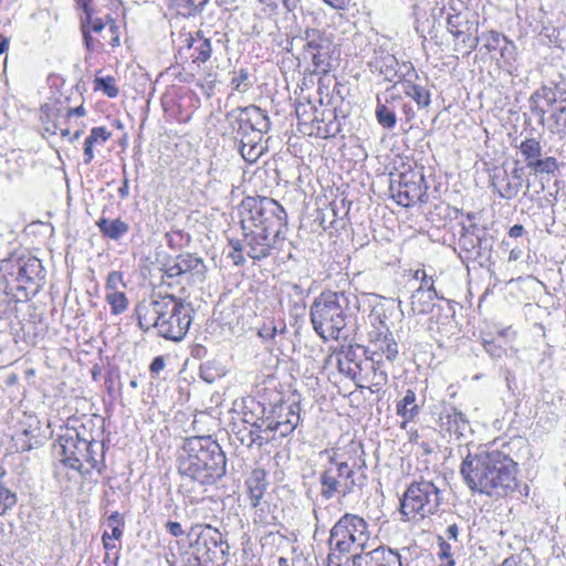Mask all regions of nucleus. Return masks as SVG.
Here are the masks:
<instances>
[{"mask_svg":"<svg viewBox=\"0 0 566 566\" xmlns=\"http://www.w3.org/2000/svg\"><path fill=\"white\" fill-rule=\"evenodd\" d=\"M165 368V359L161 356L155 357L149 366L151 374H159Z\"/></svg>","mask_w":566,"mask_h":566,"instance_id":"53","label":"nucleus"},{"mask_svg":"<svg viewBox=\"0 0 566 566\" xmlns=\"http://www.w3.org/2000/svg\"><path fill=\"white\" fill-rule=\"evenodd\" d=\"M15 502V494L0 483V515H3Z\"/></svg>","mask_w":566,"mask_h":566,"instance_id":"40","label":"nucleus"},{"mask_svg":"<svg viewBox=\"0 0 566 566\" xmlns=\"http://www.w3.org/2000/svg\"><path fill=\"white\" fill-rule=\"evenodd\" d=\"M247 489L249 492L250 504L256 507L268 488L266 474L263 470H254L247 479Z\"/></svg>","mask_w":566,"mask_h":566,"instance_id":"20","label":"nucleus"},{"mask_svg":"<svg viewBox=\"0 0 566 566\" xmlns=\"http://www.w3.org/2000/svg\"><path fill=\"white\" fill-rule=\"evenodd\" d=\"M300 422V416H292V421L284 423L283 421L270 420L264 431L279 432L281 437L291 434Z\"/></svg>","mask_w":566,"mask_h":566,"instance_id":"30","label":"nucleus"},{"mask_svg":"<svg viewBox=\"0 0 566 566\" xmlns=\"http://www.w3.org/2000/svg\"><path fill=\"white\" fill-rule=\"evenodd\" d=\"M553 118L555 120L556 130H563L566 128V116L563 113L556 109L553 114Z\"/></svg>","mask_w":566,"mask_h":566,"instance_id":"54","label":"nucleus"},{"mask_svg":"<svg viewBox=\"0 0 566 566\" xmlns=\"http://www.w3.org/2000/svg\"><path fill=\"white\" fill-rule=\"evenodd\" d=\"M61 461L69 468L82 472L83 457L90 448V441L80 437L75 430H67L59 438Z\"/></svg>","mask_w":566,"mask_h":566,"instance_id":"12","label":"nucleus"},{"mask_svg":"<svg viewBox=\"0 0 566 566\" xmlns=\"http://www.w3.org/2000/svg\"><path fill=\"white\" fill-rule=\"evenodd\" d=\"M176 6L184 10V14L193 15L201 11L208 0H174Z\"/></svg>","mask_w":566,"mask_h":566,"instance_id":"37","label":"nucleus"},{"mask_svg":"<svg viewBox=\"0 0 566 566\" xmlns=\"http://www.w3.org/2000/svg\"><path fill=\"white\" fill-rule=\"evenodd\" d=\"M85 114H86V111H85V108H84L82 105H81V106H78V107H75V108H70V109L67 111V116H69V117H70V116H73V115L78 116V117H82V116H84Z\"/></svg>","mask_w":566,"mask_h":566,"instance_id":"61","label":"nucleus"},{"mask_svg":"<svg viewBox=\"0 0 566 566\" xmlns=\"http://www.w3.org/2000/svg\"><path fill=\"white\" fill-rule=\"evenodd\" d=\"M523 233L524 227L522 224H514L509 231V235L511 238H520L523 235Z\"/></svg>","mask_w":566,"mask_h":566,"instance_id":"58","label":"nucleus"},{"mask_svg":"<svg viewBox=\"0 0 566 566\" xmlns=\"http://www.w3.org/2000/svg\"><path fill=\"white\" fill-rule=\"evenodd\" d=\"M523 255V251L522 249L520 248H513L511 251H510V254H509V261L510 262H514V261H517L522 258Z\"/></svg>","mask_w":566,"mask_h":566,"instance_id":"59","label":"nucleus"},{"mask_svg":"<svg viewBox=\"0 0 566 566\" xmlns=\"http://www.w3.org/2000/svg\"><path fill=\"white\" fill-rule=\"evenodd\" d=\"M111 137V133L104 126L94 127L84 143V161L90 164L94 158L93 147L95 144H104Z\"/></svg>","mask_w":566,"mask_h":566,"instance_id":"26","label":"nucleus"},{"mask_svg":"<svg viewBox=\"0 0 566 566\" xmlns=\"http://www.w3.org/2000/svg\"><path fill=\"white\" fill-rule=\"evenodd\" d=\"M439 541L440 542H439L438 557H439V559L444 562L440 566H455V563L452 558L450 544L447 543L446 541H443L441 537H439Z\"/></svg>","mask_w":566,"mask_h":566,"instance_id":"42","label":"nucleus"},{"mask_svg":"<svg viewBox=\"0 0 566 566\" xmlns=\"http://www.w3.org/2000/svg\"><path fill=\"white\" fill-rule=\"evenodd\" d=\"M557 102L560 103V105H566V91L558 88Z\"/></svg>","mask_w":566,"mask_h":566,"instance_id":"64","label":"nucleus"},{"mask_svg":"<svg viewBox=\"0 0 566 566\" xmlns=\"http://www.w3.org/2000/svg\"><path fill=\"white\" fill-rule=\"evenodd\" d=\"M237 134L240 137V154L242 158L253 164L255 163L266 150V145L263 140L264 134L259 132L240 130V126L237 128Z\"/></svg>","mask_w":566,"mask_h":566,"instance_id":"18","label":"nucleus"},{"mask_svg":"<svg viewBox=\"0 0 566 566\" xmlns=\"http://www.w3.org/2000/svg\"><path fill=\"white\" fill-rule=\"evenodd\" d=\"M243 250H245L244 244L238 243V248H234V251L230 253V256L235 265H242L244 263L245 260L242 255Z\"/></svg>","mask_w":566,"mask_h":566,"instance_id":"51","label":"nucleus"},{"mask_svg":"<svg viewBox=\"0 0 566 566\" xmlns=\"http://www.w3.org/2000/svg\"><path fill=\"white\" fill-rule=\"evenodd\" d=\"M77 6L83 10L84 17L87 15V21L91 19V14H93V9L91 7L93 0H75Z\"/></svg>","mask_w":566,"mask_h":566,"instance_id":"55","label":"nucleus"},{"mask_svg":"<svg viewBox=\"0 0 566 566\" xmlns=\"http://www.w3.org/2000/svg\"><path fill=\"white\" fill-rule=\"evenodd\" d=\"M446 534L449 539L458 541L459 527L457 524H451L447 527Z\"/></svg>","mask_w":566,"mask_h":566,"instance_id":"57","label":"nucleus"},{"mask_svg":"<svg viewBox=\"0 0 566 566\" xmlns=\"http://www.w3.org/2000/svg\"><path fill=\"white\" fill-rule=\"evenodd\" d=\"M369 538L367 522L358 515L345 514L329 532L327 566H354L356 554L364 553Z\"/></svg>","mask_w":566,"mask_h":566,"instance_id":"5","label":"nucleus"},{"mask_svg":"<svg viewBox=\"0 0 566 566\" xmlns=\"http://www.w3.org/2000/svg\"><path fill=\"white\" fill-rule=\"evenodd\" d=\"M520 150L526 161L527 167L542 155L541 143L535 138H527L520 145Z\"/></svg>","mask_w":566,"mask_h":566,"instance_id":"28","label":"nucleus"},{"mask_svg":"<svg viewBox=\"0 0 566 566\" xmlns=\"http://www.w3.org/2000/svg\"><path fill=\"white\" fill-rule=\"evenodd\" d=\"M397 415L403 420L401 428L406 429L407 424L415 421L420 413V407L416 403V394L413 390L408 389L401 400L396 406Z\"/></svg>","mask_w":566,"mask_h":566,"instance_id":"21","label":"nucleus"},{"mask_svg":"<svg viewBox=\"0 0 566 566\" xmlns=\"http://www.w3.org/2000/svg\"><path fill=\"white\" fill-rule=\"evenodd\" d=\"M233 114H235L240 130L247 132L248 129L266 134L270 129L271 123L269 116L263 109L255 105L237 108L233 111Z\"/></svg>","mask_w":566,"mask_h":566,"instance_id":"16","label":"nucleus"},{"mask_svg":"<svg viewBox=\"0 0 566 566\" xmlns=\"http://www.w3.org/2000/svg\"><path fill=\"white\" fill-rule=\"evenodd\" d=\"M188 46L192 51L191 57L193 62H207L211 56V42L208 38L203 36L202 31H198L195 36H190Z\"/></svg>","mask_w":566,"mask_h":566,"instance_id":"23","label":"nucleus"},{"mask_svg":"<svg viewBox=\"0 0 566 566\" xmlns=\"http://www.w3.org/2000/svg\"><path fill=\"white\" fill-rule=\"evenodd\" d=\"M392 198L402 207H411L422 202L427 195V185L422 174L408 172L399 176L398 188L394 189Z\"/></svg>","mask_w":566,"mask_h":566,"instance_id":"11","label":"nucleus"},{"mask_svg":"<svg viewBox=\"0 0 566 566\" xmlns=\"http://www.w3.org/2000/svg\"><path fill=\"white\" fill-rule=\"evenodd\" d=\"M102 541L106 549H112L115 547V545L112 543V537L109 536V534L104 533L102 536Z\"/></svg>","mask_w":566,"mask_h":566,"instance_id":"63","label":"nucleus"},{"mask_svg":"<svg viewBox=\"0 0 566 566\" xmlns=\"http://www.w3.org/2000/svg\"><path fill=\"white\" fill-rule=\"evenodd\" d=\"M376 118L378 123L385 128H394L397 123L396 114L389 109L385 104H378L376 107Z\"/></svg>","mask_w":566,"mask_h":566,"instance_id":"32","label":"nucleus"},{"mask_svg":"<svg viewBox=\"0 0 566 566\" xmlns=\"http://www.w3.org/2000/svg\"><path fill=\"white\" fill-rule=\"evenodd\" d=\"M105 287H106V293L119 292L123 289H125L126 284L123 280L122 273L118 271L109 272L107 275Z\"/></svg>","mask_w":566,"mask_h":566,"instance_id":"38","label":"nucleus"},{"mask_svg":"<svg viewBox=\"0 0 566 566\" xmlns=\"http://www.w3.org/2000/svg\"><path fill=\"white\" fill-rule=\"evenodd\" d=\"M478 243L481 244L482 243V239L476 237L473 233V230L471 231L470 229L463 227L462 228V233H461V235L459 238V245H460V248L462 250L467 251V252H473L476 249Z\"/></svg>","mask_w":566,"mask_h":566,"instance_id":"33","label":"nucleus"},{"mask_svg":"<svg viewBox=\"0 0 566 566\" xmlns=\"http://www.w3.org/2000/svg\"><path fill=\"white\" fill-rule=\"evenodd\" d=\"M94 83L95 90L103 91V93L111 98L116 97L119 93V90L116 86V81L113 76L96 77Z\"/></svg>","mask_w":566,"mask_h":566,"instance_id":"34","label":"nucleus"},{"mask_svg":"<svg viewBox=\"0 0 566 566\" xmlns=\"http://www.w3.org/2000/svg\"><path fill=\"white\" fill-rule=\"evenodd\" d=\"M17 310V301L13 296L0 294V318H9Z\"/></svg>","mask_w":566,"mask_h":566,"instance_id":"39","label":"nucleus"},{"mask_svg":"<svg viewBox=\"0 0 566 566\" xmlns=\"http://www.w3.org/2000/svg\"><path fill=\"white\" fill-rule=\"evenodd\" d=\"M303 40L305 42L304 49L312 57L313 64L323 73L327 72L329 69L332 41L316 29H307Z\"/></svg>","mask_w":566,"mask_h":566,"instance_id":"13","label":"nucleus"},{"mask_svg":"<svg viewBox=\"0 0 566 566\" xmlns=\"http://www.w3.org/2000/svg\"><path fill=\"white\" fill-rule=\"evenodd\" d=\"M118 193H119V197L123 199H125L129 196V185H128L127 178L124 179L122 187H119V189H118Z\"/></svg>","mask_w":566,"mask_h":566,"instance_id":"60","label":"nucleus"},{"mask_svg":"<svg viewBox=\"0 0 566 566\" xmlns=\"http://www.w3.org/2000/svg\"><path fill=\"white\" fill-rule=\"evenodd\" d=\"M192 308L172 295H158L137 305L139 326L148 331L151 327L169 340L179 342L186 336L191 322Z\"/></svg>","mask_w":566,"mask_h":566,"instance_id":"3","label":"nucleus"},{"mask_svg":"<svg viewBox=\"0 0 566 566\" xmlns=\"http://www.w3.org/2000/svg\"><path fill=\"white\" fill-rule=\"evenodd\" d=\"M405 94L412 98L419 107H427L431 102L429 91L417 84H408Z\"/></svg>","mask_w":566,"mask_h":566,"instance_id":"29","label":"nucleus"},{"mask_svg":"<svg viewBox=\"0 0 566 566\" xmlns=\"http://www.w3.org/2000/svg\"><path fill=\"white\" fill-rule=\"evenodd\" d=\"M95 443L93 441H90V448H87V452H85V455L83 457V464L87 463L90 469H96L97 468V459H96V451L94 450Z\"/></svg>","mask_w":566,"mask_h":566,"instance_id":"47","label":"nucleus"},{"mask_svg":"<svg viewBox=\"0 0 566 566\" xmlns=\"http://www.w3.org/2000/svg\"><path fill=\"white\" fill-rule=\"evenodd\" d=\"M249 438H250V441H249V446H252L254 443L259 444V446H262L263 442H264V439L263 437L260 434V426H258L256 423H254L252 426V429L249 433Z\"/></svg>","mask_w":566,"mask_h":566,"instance_id":"50","label":"nucleus"},{"mask_svg":"<svg viewBox=\"0 0 566 566\" xmlns=\"http://www.w3.org/2000/svg\"><path fill=\"white\" fill-rule=\"evenodd\" d=\"M105 24L99 18H94L93 14H91L90 21H87V15L83 17L81 19V29H91V33H99L104 30Z\"/></svg>","mask_w":566,"mask_h":566,"instance_id":"45","label":"nucleus"},{"mask_svg":"<svg viewBox=\"0 0 566 566\" xmlns=\"http://www.w3.org/2000/svg\"><path fill=\"white\" fill-rule=\"evenodd\" d=\"M243 231L256 229L280 237L287 224V213L274 199L268 197H248L240 207Z\"/></svg>","mask_w":566,"mask_h":566,"instance_id":"7","label":"nucleus"},{"mask_svg":"<svg viewBox=\"0 0 566 566\" xmlns=\"http://www.w3.org/2000/svg\"><path fill=\"white\" fill-rule=\"evenodd\" d=\"M359 307L358 296L352 291H325L311 305V323L324 340L338 339L348 319L359 312Z\"/></svg>","mask_w":566,"mask_h":566,"instance_id":"4","label":"nucleus"},{"mask_svg":"<svg viewBox=\"0 0 566 566\" xmlns=\"http://www.w3.org/2000/svg\"><path fill=\"white\" fill-rule=\"evenodd\" d=\"M107 522H108L109 527L123 526V524H124L123 517L118 512L112 513L108 516Z\"/></svg>","mask_w":566,"mask_h":566,"instance_id":"56","label":"nucleus"},{"mask_svg":"<svg viewBox=\"0 0 566 566\" xmlns=\"http://www.w3.org/2000/svg\"><path fill=\"white\" fill-rule=\"evenodd\" d=\"M505 184L497 188V193L501 198L511 200L515 198L521 190V182H511L509 179L504 180Z\"/></svg>","mask_w":566,"mask_h":566,"instance_id":"41","label":"nucleus"},{"mask_svg":"<svg viewBox=\"0 0 566 566\" xmlns=\"http://www.w3.org/2000/svg\"><path fill=\"white\" fill-rule=\"evenodd\" d=\"M259 2L263 4L265 12L272 14L276 11L279 2H282L286 11L292 12L298 8L301 0H259Z\"/></svg>","mask_w":566,"mask_h":566,"instance_id":"35","label":"nucleus"},{"mask_svg":"<svg viewBox=\"0 0 566 566\" xmlns=\"http://www.w3.org/2000/svg\"><path fill=\"white\" fill-rule=\"evenodd\" d=\"M292 416H300L298 406H285L280 407V413L275 421H283L284 423H289L292 421Z\"/></svg>","mask_w":566,"mask_h":566,"instance_id":"46","label":"nucleus"},{"mask_svg":"<svg viewBox=\"0 0 566 566\" xmlns=\"http://www.w3.org/2000/svg\"><path fill=\"white\" fill-rule=\"evenodd\" d=\"M166 530L168 531V533L175 537H179L181 535H184V530L181 527V524L178 523V522H167L166 524Z\"/></svg>","mask_w":566,"mask_h":566,"instance_id":"52","label":"nucleus"},{"mask_svg":"<svg viewBox=\"0 0 566 566\" xmlns=\"http://www.w3.org/2000/svg\"><path fill=\"white\" fill-rule=\"evenodd\" d=\"M243 244L247 254L253 260H262L271 254V251L277 248L282 235L274 237V233L268 231L252 230L243 231Z\"/></svg>","mask_w":566,"mask_h":566,"instance_id":"14","label":"nucleus"},{"mask_svg":"<svg viewBox=\"0 0 566 566\" xmlns=\"http://www.w3.org/2000/svg\"><path fill=\"white\" fill-rule=\"evenodd\" d=\"M105 298L111 305L112 314L119 315L127 310L128 301L123 291L106 293Z\"/></svg>","mask_w":566,"mask_h":566,"instance_id":"31","label":"nucleus"},{"mask_svg":"<svg viewBox=\"0 0 566 566\" xmlns=\"http://www.w3.org/2000/svg\"><path fill=\"white\" fill-rule=\"evenodd\" d=\"M379 349L389 361L395 360L399 352L398 344L394 339H390L388 337H385V339L380 343Z\"/></svg>","mask_w":566,"mask_h":566,"instance_id":"43","label":"nucleus"},{"mask_svg":"<svg viewBox=\"0 0 566 566\" xmlns=\"http://www.w3.org/2000/svg\"><path fill=\"white\" fill-rule=\"evenodd\" d=\"M198 546H203L209 560L218 559V555L224 557L228 554L229 545L223 541L222 534L210 525H206L205 530L198 536Z\"/></svg>","mask_w":566,"mask_h":566,"instance_id":"19","label":"nucleus"},{"mask_svg":"<svg viewBox=\"0 0 566 566\" xmlns=\"http://www.w3.org/2000/svg\"><path fill=\"white\" fill-rule=\"evenodd\" d=\"M203 260L191 253H182L169 260L163 266V282L169 286L202 283L206 277Z\"/></svg>","mask_w":566,"mask_h":566,"instance_id":"10","label":"nucleus"},{"mask_svg":"<svg viewBox=\"0 0 566 566\" xmlns=\"http://www.w3.org/2000/svg\"><path fill=\"white\" fill-rule=\"evenodd\" d=\"M447 28L455 40V49H468V53H470L478 46L479 39L474 35L476 28L465 15L461 13L449 14L447 18Z\"/></svg>","mask_w":566,"mask_h":566,"instance_id":"15","label":"nucleus"},{"mask_svg":"<svg viewBox=\"0 0 566 566\" xmlns=\"http://www.w3.org/2000/svg\"><path fill=\"white\" fill-rule=\"evenodd\" d=\"M83 34L84 44L87 51L93 52L96 49V45L99 44L98 41H95L92 36L91 29H81Z\"/></svg>","mask_w":566,"mask_h":566,"instance_id":"48","label":"nucleus"},{"mask_svg":"<svg viewBox=\"0 0 566 566\" xmlns=\"http://www.w3.org/2000/svg\"><path fill=\"white\" fill-rule=\"evenodd\" d=\"M442 426L450 432L462 433L468 426V420L463 412L454 407L446 408L440 416Z\"/></svg>","mask_w":566,"mask_h":566,"instance_id":"24","label":"nucleus"},{"mask_svg":"<svg viewBox=\"0 0 566 566\" xmlns=\"http://www.w3.org/2000/svg\"><path fill=\"white\" fill-rule=\"evenodd\" d=\"M99 231L106 238L119 240L129 231V226L120 219L101 218L96 222Z\"/></svg>","mask_w":566,"mask_h":566,"instance_id":"25","label":"nucleus"},{"mask_svg":"<svg viewBox=\"0 0 566 566\" xmlns=\"http://www.w3.org/2000/svg\"><path fill=\"white\" fill-rule=\"evenodd\" d=\"M354 566H402L398 552L380 546L367 553L356 554Z\"/></svg>","mask_w":566,"mask_h":566,"instance_id":"17","label":"nucleus"},{"mask_svg":"<svg viewBox=\"0 0 566 566\" xmlns=\"http://www.w3.org/2000/svg\"><path fill=\"white\" fill-rule=\"evenodd\" d=\"M557 167L558 165L554 157H546L544 159L539 157L528 166L536 174H554Z\"/></svg>","mask_w":566,"mask_h":566,"instance_id":"36","label":"nucleus"},{"mask_svg":"<svg viewBox=\"0 0 566 566\" xmlns=\"http://www.w3.org/2000/svg\"><path fill=\"white\" fill-rule=\"evenodd\" d=\"M442 479L413 481L400 501V512L407 518L428 517L440 511L443 503Z\"/></svg>","mask_w":566,"mask_h":566,"instance_id":"8","label":"nucleus"},{"mask_svg":"<svg viewBox=\"0 0 566 566\" xmlns=\"http://www.w3.org/2000/svg\"><path fill=\"white\" fill-rule=\"evenodd\" d=\"M423 296H427L428 300L426 301V304L423 306H420L418 308L419 313L428 312L432 306L431 302L433 301V298L438 297V293L436 291L433 281L431 280V277H428L424 272H422L420 286L411 295L412 310L417 308V306H416L417 301H420L421 297H423Z\"/></svg>","mask_w":566,"mask_h":566,"instance_id":"22","label":"nucleus"},{"mask_svg":"<svg viewBox=\"0 0 566 566\" xmlns=\"http://www.w3.org/2000/svg\"><path fill=\"white\" fill-rule=\"evenodd\" d=\"M227 459L221 447L210 438L187 439L178 458L180 492L190 502L226 474Z\"/></svg>","mask_w":566,"mask_h":566,"instance_id":"1","label":"nucleus"},{"mask_svg":"<svg viewBox=\"0 0 566 566\" xmlns=\"http://www.w3.org/2000/svg\"><path fill=\"white\" fill-rule=\"evenodd\" d=\"M516 463L499 450H481L469 453L460 473L474 492L502 497L517 488Z\"/></svg>","mask_w":566,"mask_h":566,"instance_id":"2","label":"nucleus"},{"mask_svg":"<svg viewBox=\"0 0 566 566\" xmlns=\"http://www.w3.org/2000/svg\"><path fill=\"white\" fill-rule=\"evenodd\" d=\"M557 86L555 88L545 86L542 88L541 95L546 99L547 104L552 106L553 104L557 103Z\"/></svg>","mask_w":566,"mask_h":566,"instance_id":"49","label":"nucleus"},{"mask_svg":"<svg viewBox=\"0 0 566 566\" xmlns=\"http://www.w3.org/2000/svg\"><path fill=\"white\" fill-rule=\"evenodd\" d=\"M0 274L17 283L20 290L36 292L43 284L45 271L41 260L30 254H12L0 261Z\"/></svg>","mask_w":566,"mask_h":566,"instance_id":"9","label":"nucleus"},{"mask_svg":"<svg viewBox=\"0 0 566 566\" xmlns=\"http://www.w3.org/2000/svg\"><path fill=\"white\" fill-rule=\"evenodd\" d=\"M319 455L327 459V464L319 474V494L324 500H331L336 495L346 497L364 485L365 475H357L356 472V469L360 468L357 461L349 462L345 454L336 449H325Z\"/></svg>","mask_w":566,"mask_h":566,"instance_id":"6","label":"nucleus"},{"mask_svg":"<svg viewBox=\"0 0 566 566\" xmlns=\"http://www.w3.org/2000/svg\"><path fill=\"white\" fill-rule=\"evenodd\" d=\"M491 343L484 345L485 350L493 357H500L502 349L501 348H491Z\"/></svg>","mask_w":566,"mask_h":566,"instance_id":"62","label":"nucleus"},{"mask_svg":"<svg viewBox=\"0 0 566 566\" xmlns=\"http://www.w3.org/2000/svg\"><path fill=\"white\" fill-rule=\"evenodd\" d=\"M354 353L349 349L337 357L338 370L348 378L355 379L359 371V364L354 361Z\"/></svg>","mask_w":566,"mask_h":566,"instance_id":"27","label":"nucleus"},{"mask_svg":"<svg viewBox=\"0 0 566 566\" xmlns=\"http://www.w3.org/2000/svg\"><path fill=\"white\" fill-rule=\"evenodd\" d=\"M232 87L238 92H245L249 88V73L240 70L231 80Z\"/></svg>","mask_w":566,"mask_h":566,"instance_id":"44","label":"nucleus"}]
</instances>
